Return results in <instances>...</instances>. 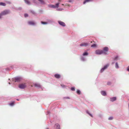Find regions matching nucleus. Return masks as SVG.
<instances>
[{
  "label": "nucleus",
  "mask_w": 129,
  "mask_h": 129,
  "mask_svg": "<svg viewBox=\"0 0 129 129\" xmlns=\"http://www.w3.org/2000/svg\"><path fill=\"white\" fill-rule=\"evenodd\" d=\"M127 70L128 71H129V66L128 67Z\"/></svg>",
  "instance_id": "nucleus-31"
},
{
  "label": "nucleus",
  "mask_w": 129,
  "mask_h": 129,
  "mask_svg": "<svg viewBox=\"0 0 129 129\" xmlns=\"http://www.w3.org/2000/svg\"><path fill=\"white\" fill-rule=\"evenodd\" d=\"M61 86L62 87H63L64 86L63 85H61Z\"/></svg>",
  "instance_id": "nucleus-33"
},
{
  "label": "nucleus",
  "mask_w": 129,
  "mask_h": 129,
  "mask_svg": "<svg viewBox=\"0 0 129 129\" xmlns=\"http://www.w3.org/2000/svg\"><path fill=\"white\" fill-rule=\"evenodd\" d=\"M51 7L53 8H56L55 6V5H52L50 6Z\"/></svg>",
  "instance_id": "nucleus-26"
},
{
  "label": "nucleus",
  "mask_w": 129,
  "mask_h": 129,
  "mask_svg": "<svg viewBox=\"0 0 129 129\" xmlns=\"http://www.w3.org/2000/svg\"><path fill=\"white\" fill-rule=\"evenodd\" d=\"M113 118V117H110L108 118V119L109 120H112Z\"/></svg>",
  "instance_id": "nucleus-27"
},
{
  "label": "nucleus",
  "mask_w": 129,
  "mask_h": 129,
  "mask_svg": "<svg viewBox=\"0 0 129 129\" xmlns=\"http://www.w3.org/2000/svg\"><path fill=\"white\" fill-rule=\"evenodd\" d=\"M58 1L60 2L61 1V0H58Z\"/></svg>",
  "instance_id": "nucleus-38"
},
{
  "label": "nucleus",
  "mask_w": 129,
  "mask_h": 129,
  "mask_svg": "<svg viewBox=\"0 0 129 129\" xmlns=\"http://www.w3.org/2000/svg\"><path fill=\"white\" fill-rule=\"evenodd\" d=\"M59 4V3H57L55 5V7L56 8H57L58 7Z\"/></svg>",
  "instance_id": "nucleus-20"
},
{
  "label": "nucleus",
  "mask_w": 129,
  "mask_h": 129,
  "mask_svg": "<svg viewBox=\"0 0 129 129\" xmlns=\"http://www.w3.org/2000/svg\"><path fill=\"white\" fill-rule=\"evenodd\" d=\"M26 86V84L25 83H22L19 84L18 85L19 87L21 89H24Z\"/></svg>",
  "instance_id": "nucleus-2"
},
{
  "label": "nucleus",
  "mask_w": 129,
  "mask_h": 129,
  "mask_svg": "<svg viewBox=\"0 0 129 129\" xmlns=\"http://www.w3.org/2000/svg\"><path fill=\"white\" fill-rule=\"evenodd\" d=\"M69 2H71V1H69Z\"/></svg>",
  "instance_id": "nucleus-40"
},
{
  "label": "nucleus",
  "mask_w": 129,
  "mask_h": 129,
  "mask_svg": "<svg viewBox=\"0 0 129 129\" xmlns=\"http://www.w3.org/2000/svg\"><path fill=\"white\" fill-rule=\"evenodd\" d=\"M21 80V78L20 77H17L15 78V82H18L20 81Z\"/></svg>",
  "instance_id": "nucleus-5"
},
{
  "label": "nucleus",
  "mask_w": 129,
  "mask_h": 129,
  "mask_svg": "<svg viewBox=\"0 0 129 129\" xmlns=\"http://www.w3.org/2000/svg\"><path fill=\"white\" fill-rule=\"evenodd\" d=\"M92 41L91 42V43H92Z\"/></svg>",
  "instance_id": "nucleus-44"
},
{
  "label": "nucleus",
  "mask_w": 129,
  "mask_h": 129,
  "mask_svg": "<svg viewBox=\"0 0 129 129\" xmlns=\"http://www.w3.org/2000/svg\"><path fill=\"white\" fill-rule=\"evenodd\" d=\"M14 105V103L12 102L9 104V105L11 106H13Z\"/></svg>",
  "instance_id": "nucleus-25"
},
{
  "label": "nucleus",
  "mask_w": 129,
  "mask_h": 129,
  "mask_svg": "<svg viewBox=\"0 0 129 129\" xmlns=\"http://www.w3.org/2000/svg\"><path fill=\"white\" fill-rule=\"evenodd\" d=\"M71 89L72 90H73V87H72L71 88Z\"/></svg>",
  "instance_id": "nucleus-37"
},
{
  "label": "nucleus",
  "mask_w": 129,
  "mask_h": 129,
  "mask_svg": "<svg viewBox=\"0 0 129 129\" xmlns=\"http://www.w3.org/2000/svg\"><path fill=\"white\" fill-rule=\"evenodd\" d=\"M115 67L117 68H119V66H118V64L116 62V65H115Z\"/></svg>",
  "instance_id": "nucleus-24"
},
{
  "label": "nucleus",
  "mask_w": 129,
  "mask_h": 129,
  "mask_svg": "<svg viewBox=\"0 0 129 129\" xmlns=\"http://www.w3.org/2000/svg\"><path fill=\"white\" fill-rule=\"evenodd\" d=\"M17 100L18 101H19V100L18 99H17Z\"/></svg>",
  "instance_id": "nucleus-39"
},
{
  "label": "nucleus",
  "mask_w": 129,
  "mask_h": 129,
  "mask_svg": "<svg viewBox=\"0 0 129 129\" xmlns=\"http://www.w3.org/2000/svg\"><path fill=\"white\" fill-rule=\"evenodd\" d=\"M9 84H10V83L9 82Z\"/></svg>",
  "instance_id": "nucleus-41"
},
{
  "label": "nucleus",
  "mask_w": 129,
  "mask_h": 129,
  "mask_svg": "<svg viewBox=\"0 0 129 129\" xmlns=\"http://www.w3.org/2000/svg\"><path fill=\"white\" fill-rule=\"evenodd\" d=\"M87 113H88L91 117H93V116L92 114H91L89 113L88 112H87Z\"/></svg>",
  "instance_id": "nucleus-30"
},
{
  "label": "nucleus",
  "mask_w": 129,
  "mask_h": 129,
  "mask_svg": "<svg viewBox=\"0 0 129 129\" xmlns=\"http://www.w3.org/2000/svg\"><path fill=\"white\" fill-rule=\"evenodd\" d=\"M34 86L35 87L37 88H40L41 87V85L39 84L35 83L34 84Z\"/></svg>",
  "instance_id": "nucleus-11"
},
{
  "label": "nucleus",
  "mask_w": 129,
  "mask_h": 129,
  "mask_svg": "<svg viewBox=\"0 0 129 129\" xmlns=\"http://www.w3.org/2000/svg\"><path fill=\"white\" fill-rule=\"evenodd\" d=\"M101 94L104 96H105L106 95V93L105 91H102L101 92Z\"/></svg>",
  "instance_id": "nucleus-15"
},
{
  "label": "nucleus",
  "mask_w": 129,
  "mask_h": 129,
  "mask_svg": "<svg viewBox=\"0 0 129 129\" xmlns=\"http://www.w3.org/2000/svg\"><path fill=\"white\" fill-rule=\"evenodd\" d=\"M10 13V11L9 10H5L2 12L1 13V15L2 16L6 14H8Z\"/></svg>",
  "instance_id": "nucleus-1"
},
{
  "label": "nucleus",
  "mask_w": 129,
  "mask_h": 129,
  "mask_svg": "<svg viewBox=\"0 0 129 129\" xmlns=\"http://www.w3.org/2000/svg\"><path fill=\"white\" fill-rule=\"evenodd\" d=\"M46 129H49L48 128H47Z\"/></svg>",
  "instance_id": "nucleus-42"
},
{
  "label": "nucleus",
  "mask_w": 129,
  "mask_h": 129,
  "mask_svg": "<svg viewBox=\"0 0 129 129\" xmlns=\"http://www.w3.org/2000/svg\"><path fill=\"white\" fill-rule=\"evenodd\" d=\"M25 2L27 4H30V2L28 0H25Z\"/></svg>",
  "instance_id": "nucleus-21"
},
{
  "label": "nucleus",
  "mask_w": 129,
  "mask_h": 129,
  "mask_svg": "<svg viewBox=\"0 0 129 129\" xmlns=\"http://www.w3.org/2000/svg\"><path fill=\"white\" fill-rule=\"evenodd\" d=\"M116 99V98L115 97H114L110 98V101L113 102L115 101Z\"/></svg>",
  "instance_id": "nucleus-13"
},
{
  "label": "nucleus",
  "mask_w": 129,
  "mask_h": 129,
  "mask_svg": "<svg viewBox=\"0 0 129 129\" xmlns=\"http://www.w3.org/2000/svg\"><path fill=\"white\" fill-rule=\"evenodd\" d=\"M77 93L78 94H80L81 93V92L79 90H77Z\"/></svg>",
  "instance_id": "nucleus-17"
},
{
  "label": "nucleus",
  "mask_w": 129,
  "mask_h": 129,
  "mask_svg": "<svg viewBox=\"0 0 129 129\" xmlns=\"http://www.w3.org/2000/svg\"><path fill=\"white\" fill-rule=\"evenodd\" d=\"M119 59V58L118 56H116L115 57L114 59V60H117Z\"/></svg>",
  "instance_id": "nucleus-19"
},
{
  "label": "nucleus",
  "mask_w": 129,
  "mask_h": 129,
  "mask_svg": "<svg viewBox=\"0 0 129 129\" xmlns=\"http://www.w3.org/2000/svg\"><path fill=\"white\" fill-rule=\"evenodd\" d=\"M96 44H94L93 45H92L91 46V47H96Z\"/></svg>",
  "instance_id": "nucleus-23"
},
{
  "label": "nucleus",
  "mask_w": 129,
  "mask_h": 129,
  "mask_svg": "<svg viewBox=\"0 0 129 129\" xmlns=\"http://www.w3.org/2000/svg\"><path fill=\"white\" fill-rule=\"evenodd\" d=\"M41 23L43 24H47V23L46 22L41 21Z\"/></svg>",
  "instance_id": "nucleus-22"
},
{
  "label": "nucleus",
  "mask_w": 129,
  "mask_h": 129,
  "mask_svg": "<svg viewBox=\"0 0 129 129\" xmlns=\"http://www.w3.org/2000/svg\"><path fill=\"white\" fill-rule=\"evenodd\" d=\"M28 23L30 25H34L35 24V23L33 21H29L28 22Z\"/></svg>",
  "instance_id": "nucleus-10"
},
{
  "label": "nucleus",
  "mask_w": 129,
  "mask_h": 129,
  "mask_svg": "<svg viewBox=\"0 0 129 129\" xmlns=\"http://www.w3.org/2000/svg\"><path fill=\"white\" fill-rule=\"evenodd\" d=\"M62 5L63 6L64 5V4H62Z\"/></svg>",
  "instance_id": "nucleus-43"
},
{
  "label": "nucleus",
  "mask_w": 129,
  "mask_h": 129,
  "mask_svg": "<svg viewBox=\"0 0 129 129\" xmlns=\"http://www.w3.org/2000/svg\"><path fill=\"white\" fill-rule=\"evenodd\" d=\"M88 55V53L87 52H85L83 54V56L87 55Z\"/></svg>",
  "instance_id": "nucleus-18"
},
{
  "label": "nucleus",
  "mask_w": 129,
  "mask_h": 129,
  "mask_svg": "<svg viewBox=\"0 0 129 129\" xmlns=\"http://www.w3.org/2000/svg\"><path fill=\"white\" fill-rule=\"evenodd\" d=\"M0 5L5 6L6 5V4L5 3L1 2L0 3Z\"/></svg>",
  "instance_id": "nucleus-16"
},
{
  "label": "nucleus",
  "mask_w": 129,
  "mask_h": 129,
  "mask_svg": "<svg viewBox=\"0 0 129 129\" xmlns=\"http://www.w3.org/2000/svg\"><path fill=\"white\" fill-rule=\"evenodd\" d=\"M95 52L97 54L100 55L103 54L104 52L102 50H97L95 51Z\"/></svg>",
  "instance_id": "nucleus-4"
},
{
  "label": "nucleus",
  "mask_w": 129,
  "mask_h": 129,
  "mask_svg": "<svg viewBox=\"0 0 129 129\" xmlns=\"http://www.w3.org/2000/svg\"><path fill=\"white\" fill-rule=\"evenodd\" d=\"M31 12L33 13V14H34L35 13L34 12V11H33V12Z\"/></svg>",
  "instance_id": "nucleus-35"
},
{
  "label": "nucleus",
  "mask_w": 129,
  "mask_h": 129,
  "mask_svg": "<svg viewBox=\"0 0 129 129\" xmlns=\"http://www.w3.org/2000/svg\"><path fill=\"white\" fill-rule=\"evenodd\" d=\"M39 1L42 4L44 3V2L42 0H39Z\"/></svg>",
  "instance_id": "nucleus-28"
},
{
  "label": "nucleus",
  "mask_w": 129,
  "mask_h": 129,
  "mask_svg": "<svg viewBox=\"0 0 129 129\" xmlns=\"http://www.w3.org/2000/svg\"><path fill=\"white\" fill-rule=\"evenodd\" d=\"M24 15L25 17H27L28 16V15L26 14H25Z\"/></svg>",
  "instance_id": "nucleus-29"
},
{
  "label": "nucleus",
  "mask_w": 129,
  "mask_h": 129,
  "mask_svg": "<svg viewBox=\"0 0 129 129\" xmlns=\"http://www.w3.org/2000/svg\"><path fill=\"white\" fill-rule=\"evenodd\" d=\"M109 50V48L107 47H105L103 48V51L104 52L103 53L105 54H108V52H106L108 51Z\"/></svg>",
  "instance_id": "nucleus-3"
},
{
  "label": "nucleus",
  "mask_w": 129,
  "mask_h": 129,
  "mask_svg": "<svg viewBox=\"0 0 129 129\" xmlns=\"http://www.w3.org/2000/svg\"><path fill=\"white\" fill-rule=\"evenodd\" d=\"M88 44L87 43H82L80 44V46H88Z\"/></svg>",
  "instance_id": "nucleus-8"
},
{
  "label": "nucleus",
  "mask_w": 129,
  "mask_h": 129,
  "mask_svg": "<svg viewBox=\"0 0 129 129\" xmlns=\"http://www.w3.org/2000/svg\"><path fill=\"white\" fill-rule=\"evenodd\" d=\"M58 23L60 25L63 26H65V23L63 22L59 21H58Z\"/></svg>",
  "instance_id": "nucleus-7"
},
{
  "label": "nucleus",
  "mask_w": 129,
  "mask_h": 129,
  "mask_svg": "<svg viewBox=\"0 0 129 129\" xmlns=\"http://www.w3.org/2000/svg\"><path fill=\"white\" fill-rule=\"evenodd\" d=\"M2 16V15H1V13H0V18H1Z\"/></svg>",
  "instance_id": "nucleus-36"
},
{
  "label": "nucleus",
  "mask_w": 129,
  "mask_h": 129,
  "mask_svg": "<svg viewBox=\"0 0 129 129\" xmlns=\"http://www.w3.org/2000/svg\"><path fill=\"white\" fill-rule=\"evenodd\" d=\"M92 1V0H85L83 2V4H84L87 2H89L90 1Z\"/></svg>",
  "instance_id": "nucleus-14"
},
{
  "label": "nucleus",
  "mask_w": 129,
  "mask_h": 129,
  "mask_svg": "<svg viewBox=\"0 0 129 129\" xmlns=\"http://www.w3.org/2000/svg\"><path fill=\"white\" fill-rule=\"evenodd\" d=\"M54 76L56 78L59 79L60 78L61 75L58 74H56Z\"/></svg>",
  "instance_id": "nucleus-9"
},
{
  "label": "nucleus",
  "mask_w": 129,
  "mask_h": 129,
  "mask_svg": "<svg viewBox=\"0 0 129 129\" xmlns=\"http://www.w3.org/2000/svg\"><path fill=\"white\" fill-rule=\"evenodd\" d=\"M111 84V83L110 82H108L107 83V84L108 85H110Z\"/></svg>",
  "instance_id": "nucleus-32"
},
{
  "label": "nucleus",
  "mask_w": 129,
  "mask_h": 129,
  "mask_svg": "<svg viewBox=\"0 0 129 129\" xmlns=\"http://www.w3.org/2000/svg\"><path fill=\"white\" fill-rule=\"evenodd\" d=\"M109 64H107L101 70V73L102 72L105 70L106 69L107 67L109 66Z\"/></svg>",
  "instance_id": "nucleus-6"
},
{
  "label": "nucleus",
  "mask_w": 129,
  "mask_h": 129,
  "mask_svg": "<svg viewBox=\"0 0 129 129\" xmlns=\"http://www.w3.org/2000/svg\"><path fill=\"white\" fill-rule=\"evenodd\" d=\"M75 90V88L74 87H73V91Z\"/></svg>",
  "instance_id": "nucleus-34"
},
{
  "label": "nucleus",
  "mask_w": 129,
  "mask_h": 129,
  "mask_svg": "<svg viewBox=\"0 0 129 129\" xmlns=\"http://www.w3.org/2000/svg\"><path fill=\"white\" fill-rule=\"evenodd\" d=\"M55 126H56V129H60V126L58 124H55Z\"/></svg>",
  "instance_id": "nucleus-12"
}]
</instances>
